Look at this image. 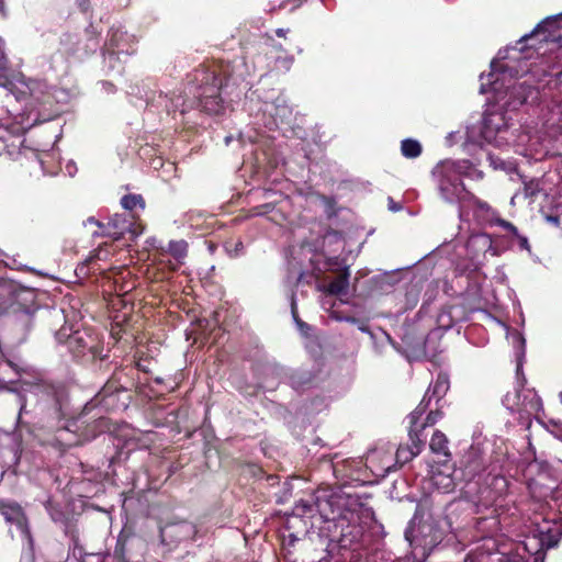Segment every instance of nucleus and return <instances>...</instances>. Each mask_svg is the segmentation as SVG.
Returning a JSON list of instances; mask_svg holds the SVG:
<instances>
[{
	"mask_svg": "<svg viewBox=\"0 0 562 562\" xmlns=\"http://www.w3.org/2000/svg\"><path fill=\"white\" fill-rule=\"evenodd\" d=\"M547 222L554 225L560 226L561 225V217L559 215H548Z\"/></svg>",
	"mask_w": 562,
	"mask_h": 562,
	"instance_id": "a18cd8bd",
	"label": "nucleus"
},
{
	"mask_svg": "<svg viewBox=\"0 0 562 562\" xmlns=\"http://www.w3.org/2000/svg\"><path fill=\"white\" fill-rule=\"evenodd\" d=\"M147 543L134 531L123 528L112 552V562H147Z\"/></svg>",
	"mask_w": 562,
	"mask_h": 562,
	"instance_id": "423d86ee",
	"label": "nucleus"
},
{
	"mask_svg": "<svg viewBox=\"0 0 562 562\" xmlns=\"http://www.w3.org/2000/svg\"><path fill=\"white\" fill-rule=\"evenodd\" d=\"M119 61H120V57H119L117 59H113V60H112V64L114 65V68H111V69H112V70H115L117 74H120V75H121V74H123V71H124V67H122V66L117 65V64H119Z\"/></svg>",
	"mask_w": 562,
	"mask_h": 562,
	"instance_id": "de8ad7c7",
	"label": "nucleus"
},
{
	"mask_svg": "<svg viewBox=\"0 0 562 562\" xmlns=\"http://www.w3.org/2000/svg\"><path fill=\"white\" fill-rule=\"evenodd\" d=\"M555 438L562 441V427L557 430Z\"/></svg>",
	"mask_w": 562,
	"mask_h": 562,
	"instance_id": "8fccbe9b",
	"label": "nucleus"
},
{
	"mask_svg": "<svg viewBox=\"0 0 562 562\" xmlns=\"http://www.w3.org/2000/svg\"><path fill=\"white\" fill-rule=\"evenodd\" d=\"M132 369H115L102 389L82 408L81 413L67 420L63 429H58L59 438L69 431H79V438L71 445L89 441L109 429V420L102 412L124 411L128 407L130 392L134 386Z\"/></svg>",
	"mask_w": 562,
	"mask_h": 562,
	"instance_id": "f257e3e1",
	"label": "nucleus"
},
{
	"mask_svg": "<svg viewBox=\"0 0 562 562\" xmlns=\"http://www.w3.org/2000/svg\"><path fill=\"white\" fill-rule=\"evenodd\" d=\"M292 316L301 329L310 328L308 325L299 317V313L294 301L292 302Z\"/></svg>",
	"mask_w": 562,
	"mask_h": 562,
	"instance_id": "a19ab883",
	"label": "nucleus"
},
{
	"mask_svg": "<svg viewBox=\"0 0 562 562\" xmlns=\"http://www.w3.org/2000/svg\"><path fill=\"white\" fill-rule=\"evenodd\" d=\"M0 87L12 91L14 88L13 71L9 66L8 58L3 50V42L0 38Z\"/></svg>",
	"mask_w": 562,
	"mask_h": 562,
	"instance_id": "aec40b11",
	"label": "nucleus"
},
{
	"mask_svg": "<svg viewBox=\"0 0 562 562\" xmlns=\"http://www.w3.org/2000/svg\"><path fill=\"white\" fill-rule=\"evenodd\" d=\"M349 270L344 268L341 272L327 284L326 292L331 295H342L348 293Z\"/></svg>",
	"mask_w": 562,
	"mask_h": 562,
	"instance_id": "4be33fe9",
	"label": "nucleus"
},
{
	"mask_svg": "<svg viewBox=\"0 0 562 562\" xmlns=\"http://www.w3.org/2000/svg\"><path fill=\"white\" fill-rule=\"evenodd\" d=\"M273 210V204L266 203L254 209V214L261 215Z\"/></svg>",
	"mask_w": 562,
	"mask_h": 562,
	"instance_id": "79ce46f5",
	"label": "nucleus"
},
{
	"mask_svg": "<svg viewBox=\"0 0 562 562\" xmlns=\"http://www.w3.org/2000/svg\"><path fill=\"white\" fill-rule=\"evenodd\" d=\"M524 194L526 198L536 199L542 190L539 179L524 180Z\"/></svg>",
	"mask_w": 562,
	"mask_h": 562,
	"instance_id": "c9c22d12",
	"label": "nucleus"
},
{
	"mask_svg": "<svg viewBox=\"0 0 562 562\" xmlns=\"http://www.w3.org/2000/svg\"><path fill=\"white\" fill-rule=\"evenodd\" d=\"M286 33H288V30H285V29H277L276 30V35L278 37H285Z\"/></svg>",
	"mask_w": 562,
	"mask_h": 562,
	"instance_id": "09e8293b",
	"label": "nucleus"
},
{
	"mask_svg": "<svg viewBox=\"0 0 562 562\" xmlns=\"http://www.w3.org/2000/svg\"><path fill=\"white\" fill-rule=\"evenodd\" d=\"M508 105L516 109L525 103H533L539 98V91L536 87L519 82L514 85L509 90Z\"/></svg>",
	"mask_w": 562,
	"mask_h": 562,
	"instance_id": "a211bd4d",
	"label": "nucleus"
},
{
	"mask_svg": "<svg viewBox=\"0 0 562 562\" xmlns=\"http://www.w3.org/2000/svg\"><path fill=\"white\" fill-rule=\"evenodd\" d=\"M155 381H156V383H161V379L160 378H156Z\"/></svg>",
	"mask_w": 562,
	"mask_h": 562,
	"instance_id": "864d4df0",
	"label": "nucleus"
},
{
	"mask_svg": "<svg viewBox=\"0 0 562 562\" xmlns=\"http://www.w3.org/2000/svg\"><path fill=\"white\" fill-rule=\"evenodd\" d=\"M66 533L70 535L74 546L76 548L78 546V540H79L77 530L70 526H67Z\"/></svg>",
	"mask_w": 562,
	"mask_h": 562,
	"instance_id": "c03bdc74",
	"label": "nucleus"
},
{
	"mask_svg": "<svg viewBox=\"0 0 562 562\" xmlns=\"http://www.w3.org/2000/svg\"><path fill=\"white\" fill-rule=\"evenodd\" d=\"M300 515L313 517L317 513L324 521L340 520L342 512L340 509V490L339 486L321 487L315 491L310 501H302L295 506Z\"/></svg>",
	"mask_w": 562,
	"mask_h": 562,
	"instance_id": "20e7f679",
	"label": "nucleus"
},
{
	"mask_svg": "<svg viewBox=\"0 0 562 562\" xmlns=\"http://www.w3.org/2000/svg\"><path fill=\"white\" fill-rule=\"evenodd\" d=\"M85 225L87 224H92V225H95L98 227V229L95 232H101V231H104V226H105V223L97 220L95 217L93 216H90L87 218V221L83 223Z\"/></svg>",
	"mask_w": 562,
	"mask_h": 562,
	"instance_id": "37998d69",
	"label": "nucleus"
},
{
	"mask_svg": "<svg viewBox=\"0 0 562 562\" xmlns=\"http://www.w3.org/2000/svg\"><path fill=\"white\" fill-rule=\"evenodd\" d=\"M458 175L472 180H482L484 178L483 171L475 168L469 160H463L458 165Z\"/></svg>",
	"mask_w": 562,
	"mask_h": 562,
	"instance_id": "7c9ffc66",
	"label": "nucleus"
},
{
	"mask_svg": "<svg viewBox=\"0 0 562 562\" xmlns=\"http://www.w3.org/2000/svg\"><path fill=\"white\" fill-rule=\"evenodd\" d=\"M121 205L123 206V209H125L126 211H130V212H134L137 209L143 211V210H145L146 202L142 194L131 193V194H125L124 196H122Z\"/></svg>",
	"mask_w": 562,
	"mask_h": 562,
	"instance_id": "c756f323",
	"label": "nucleus"
},
{
	"mask_svg": "<svg viewBox=\"0 0 562 562\" xmlns=\"http://www.w3.org/2000/svg\"><path fill=\"white\" fill-rule=\"evenodd\" d=\"M450 382L447 373L439 372L437 374L436 381L429 387L428 392L431 391V395L437 398V401L441 400L447 392L449 391Z\"/></svg>",
	"mask_w": 562,
	"mask_h": 562,
	"instance_id": "a878e982",
	"label": "nucleus"
},
{
	"mask_svg": "<svg viewBox=\"0 0 562 562\" xmlns=\"http://www.w3.org/2000/svg\"><path fill=\"white\" fill-rule=\"evenodd\" d=\"M319 200L323 203L324 212L327 218H333L338 215L337 201L334 196H328L325 194L319 195Z\"/></svg>",
	"mask_w": 562,
	"mask_h": 562,
	"instance_id": "f704fd0d",
	"label": "nucleus"
},
{
	"mask_svg": "<svg viewBox=\"0 0 562 562\" xmlns=\"http://www.w3.org/2000/svg\"><path fill=\"white\" fill-rule=\"evenodd\" d=\"M168 251L175 259L181 260L187 257L188 244L184 240L170 241Z\"/></svg>",
	"mask_w": 562,
	"mask_h": 562,
	"instance_id": "473e14b6",
	"label": "nucleus"
},
{
	"mask_svg": "<svg viewBox=\"0 0 562 562\" xmlns=\"http://www.w3.org/2000/svg\"><path fill=\"white\" fill-rule=\"evenodd\" d=\"M425 398L420 402V404L408 415L409 419V428H415L416 432L422 434V429H419V426L422 423H419V419L424 415L427 404L424 405Z\"/></svg>",
	"mask_w": 562,
	"mask_h": 562,
	"instance_id": "72a5a7b5",
	"label": "nucleus"
},
{
	"mask_svg": "<svg viewBox=\"0 0 562 562\" xmlns=\"http://www.w3.org/2000/svg\"><path fill=\"white\" fill-rule=\"evenodd\" d=\"M441 196L450 203L470 201L483 209L486 203L481 202L474 194L465 189L460 176L457 173H443L439 180Z\"/></svg>",
	"mask_w": 562,
	"mask_h": 562,
	"instance_id": "f8f14e48",
	"label": "nucleus"
},
{
	"mask_svg": "<svg viewBox=\"0 0 562 562\" xmlns=\"http://www.w3.org/2000/svg\"><path fill=\"white\" fill-rule=\"evenodd\" d=\"M469 244H481L483 247H491L492 240L490 235L482 234L470 238Z\"/></svg>",
	"mask_w": 562,
	"mask_h": 562,
	"instance_id": "ea45409f",
	"label": "nucleus"
},
{
	"mask_svg": "<svg viewBox=\"0 0 562 562\" xmlns=\"http://www.w3.org/2000/svg\"><path fill=\"white\" fill-rule=\"evenodd\" d=\"M537 38L540 42L554 43L560 47L562 46V12L543 19L530 34L524 35L519 43L524 44L522 47H533V44H530V42Z\"/></svg>",
	"mask_w": 562,
	"mask_h": 562,
	"instance_id": "9d476101",
	"label": "nucleus"
},
{
	"mask_svg": "<svg viewBox=\"0 0 562 562\" xmlns=\"http://www.w3.org/2000/svg\"><path fill=\"white\" fill-rule=\"evenodd\" d=\"M522 549L533 559L532 562L544 561L546 551L542 548L541 539H539L538 535L528 536L522 542Z\"/></svg>",
	"mask_w": 562,
	"mask_h": 562,
	"instance_id": "412c9836",
	"label": "nucleus"
},
{
	"mask_svg": "<svg viewBox=\"0 0 562 562\" xmlns=\"http://www.w3.org/2000/svg\"><path fill=\"white\" fill-rule=\"evenodd\" d=\"M44 507L53 521L64 524L68 520L67 514L63 509L61 505L54 501L52 497L47 498V501L44 503Z\"/></svg>",
	"mask_w": 562,
	"mask_h": 562,
	"instance_id": "cd10ccee",
	"label": "nucleus"
},
{
	"mask_svg": "<svg viewBox=\"0 0 562 562\" xmlns=\"http://www.w3.org/2000/svg\"><path fill=\"white\" fill-rule=\"evenodd\" d=\"M448 443L447 436L440 430H435L430 438L429 448L431 452L445 457L443 462H446L451 456Z\"/></svg>",
	"mask_w": 562,
	"mask_h": 562,
	"instance_id": "b1692460",
	"label": "nucleus"
},
{
	"mask_svg": "<svg viewBox=\"0 0 562 562\" xmlns=\"http://www.w3.org/2000/svg\"><path fill=\"white\" fill-rule=\"evenodd\" d=\"M360 535V527L359 526H352L349 535L342 533L339 539V546L340 548L345 549H352L356 550L355 544L358 543V537Z\"/></svg>",
	"mask_w": 562,
	"mask_h": 562,
	"instance_id": "2f4dec72",
	"label": "nucleus"
},
{
	"mask_svg": "<svg viewBox=\"0 0 562 562\" xmlns=\"http://www.w3.org/2000/svg\"><path fill=\"white\" fill-rule=\"evenodd\" d=\"M497 225H499L501 227L506 229L508 233H510V235L513 237H515L517 239V243H518V246L520 249L530 251V245H529L528 238L524 235H520L518 232V228L513 223H510L506 220L499 218V220H497Z\"/></svg>",
	"mask_w": 562,
	"mask_h": 562,
	"instance_id": "bb28decb",
	"label": "nucleus"
},
{
	"mask_svg": "<svg viewBox=\"0 0 562 562\" xmlns=\"http://www.w3.org/2000/svg\"><path fill=\"white\" fill-rule=\"evenodd\" d=\"M560 75L562 76V71L560 72Z\"/></svg>",
	"mask_w": 562,
	"mask_h": 562,
	"instance_id": "5fc2aeb1",
	"label": "nucleus"
},
{
	"mask_svg": "<svg viewBox=\"0 0 562 562\" xmlns=\"http://www.w3.org/2000/svg\"><path fill=\"white\" fill-rule=\"evenodd\" d=\"M509 490V481L502 474H494L490 471L483 479L467 482L462 488V497L449 504V509L475 508L480 513L481 508H490L496 502L505 497Z\"/></svg>",
	"mask_w": 562,
	"mask_h": 562,
	"instance_id": "7ed1b4c3",
	"label": "nucleus"
},
{
	"mask_svg": "<svg viewBox=\"0 0 562 562\" xmlns=\"http://www.w3.org/2000/svg\"><path fill=\"white\" fill-rule=\"evenodd\" d=\"M115 251L113 240L105 241L93 250L90 256L81 263H79L75 270L76 276L79 278H87L90 273H95L100 270L97 268V260H106Z\"/></svg>",
	"mask_w": 562,
	"mask_h": 562,
	"instance_id": "dca6fc26",
	"label": "nucleus"
},
{
	"mask_svg": "<svg viewBox=\"0 0 562 562\" xmlns=\"http://www.w3.org/2000/svg\"><path fill=\"white\" fill-rule=\"evenodd\" d=\"M442 416V413L439 409L430 411L427 415L426 419L420 424L419 429H422V436L424 435V430L426 427L434 426Z\"/></svg>",
	"mask_w": 562,
	"mask_h": 562,
	"instance_id": "4c0bfd02",
	"label": "nucleus"
},
{
	"mask_svg": "<svg viewBox=\"0 0 562 562\" xmlns=\"http://www.w3.org/2000/svg\"><path fill=\"white\" fill-rule=\"evenodd\" d=\"M347 322H350V323H355L356 322V318L355 317H347L346 318Z\"/></svg>",
	"mask_w": 562,
	"mask_h": 562,
	"instance_id": "3c124183",
	"label": "nucleus"
},
{
	"mask_svg": "<svg viewBox=\"0 0 562 562\" xmlns=\"http://www.w3.org/2000/svg\"><path fill=\"white\" fill-rule=\"evenodd\" d=\"M0 515L3 516L7 522L15 525L29 544L33 546L29 518L19 503L0 501Z\"/></svg>",
	"mask_w": 562,
	"mask_h": 562,
	"instance_id": "ddd939ff",
	"label": "nucleus"
},
{
	"mask_svg": "<svg viewBox=\"0 0 562 562\" xmlns=\"http://www.w3.org/2000/svg\"><path fill=\"white\" fill-rule=\"evenodd\" d=\"M228 80L229 75L226 76L221 67L201 65L189 75L188 90L196 99L201 111L217 115L224 109L221 90Z\"/></svg>",
	"mask_w": 562,
	"mask_h": 562,
	"instance_id": "f03ea898",
	"label": "nucleus"
},
{
	"mask_svg": "<svg viewBox=\"0 0 562 562\" xmlns=\"http://www.w3.org/2000/svg\"><path fill=\"white\" fill-rule=\"evenodd\" d=\"M48 396L50 401L52 414L57 418L61 419L68 415V402L69 396L65 387L55 386L49 389Z\"/></svg>",
	"mask_w": 562,
	"mask_h": 562,
	"instance_id": "6ab92c4d",
	"label": "nucleus"
},
{
	"mask_svg": "<svg viewBox=\"0 0 562 562\" xmlns=\"http://www.w3.org/2000/svg\"><path fill=\"white\" fill-rule=\"evenodd\" d=\"M31 97L36 106L27 113L18 114L20 120L24 115V122L31 123L30 128L34 125L49 122L60 115L61 109L54 93L46 85L36 83V87L31 89Z\"/></svg>",
	"mask_w": 562,
	"mask_h": 562,
	"instance_id": "39448f33",
	"label": "nucleus"
},
{
	"mask_svg": "<svg viewBox=\"0 0 562 562\" xmlns=\"http://www.w3.org/2000/svg\"><path fill=\"white\" fill-rule=\"evenodd\" d=\"M520 405L529 414H538L543 409L542 400L533 390H526Z\"/></svg>",
	"mask_w": 562,
	"mask_h": 562,
	"instance_id": "393cba45",
	"label": "nucleus"
},
{
	"mask_svg": "<svg viewBox=\"0 0 562 562\" xmlns=\"http://www.w3.org/2000/svg\"><path fill=\"white\" fill-rule=\"evenodd\" d=\"M329 235H333V236H336V237H340L341 234L338 232V231H335L330 227H326L325 228V234H324V240L329 236Z\"/></svg>",
	"mask_w": 562,
	"mask_h": 562,
	"instance_id": "49530a36",
	"label": "nucleus"
},
{
	"mask_svg": "<svg viewBox=\"0 0 562 562\" xmlns=\"http://www.w3.org/2000/svg\"><path fill=\"white\" fill-rule=\"evenodd\" d=\"M137 215L114 214L105 223L104 231L93 232L92 236L110 237L113 241L126 239L135 240L143 233V225L137 221Z\"/></svg>",
	"mask_w": 562,
	"mask_h": 562,
	"instance_id": "0eeeda50",
	"label": "nucleus"
},
{
	"mask_svg": "<svg viewBox=\"0 0 562 562\" xmlns=\"http://www.w3.org/2000/svg\"><path fill=\"white\" fill-rule=\"evenodd\" d=\"M408 437L411 440V445H400L396 453H395V465L402 467L405 463L413 460L416 456H418L426 442V436H422V434L416 432L415 428H409ZM394 467V464H393ZM392 469V465H387L384 469L385 473H389Z\"/></svg>",
	"mask_w": 562,
	"mask_h": 562,
	"instance_id": "4468645a",
	"label": "nucleus"
},
{
	"mask_svg": "<svg viewBox=\"0 0 562 562\" xmlns=\"http://www.w3.org/2000/svg\"><path fill=\"white\" fill-rule=\"evenodd\" d=\"M326 465L333 471L339 487H348L352 484L363 485L367 482L366 469L362 467L361 460L356 459H341L338 460L337 456L328 461H324Z\"/></svg>",
	"mask_w": 562,
	"mask_h": 562,
	"instance_id": "6e6552de",
	"label": "nucleus"
},
{
	"mask_svg": "<svg viewBox=\"0 0 562 562\" xmlns=\"http://www.w3.org/2000/svg\"><path fill=\"white\" fill-rule=\"evenodd\" d=\"M423 147L420 143L413 138H406L401 142V153L408 159H414L420 156Z\"/></svg>",
	"mask_w": 562,
	"mask_h": 562,
	"instance_id": "c85d7f7f",
	"label": "nucleus"
},
{
	"mask_svg": "<svg viewBox=\"0 0 562 562\" xmlns=\"http://www.w3.org/2000/svg\"><path fill=\"white\" fill-rule=\"evenodd\" d=\"M538 537L541 539V544L544 551L555 547L560 540L558 535L543 531H540Z\"/></svg>",
	"mask_w": 562,
	"mask_h": 562,
	"instance_id": "e433bc0d",
	"label": "nucleus"
},
{
	"mask_svg": "<svg viewBox=\"0 0 562 562\" xmlns=\"http://www.w3.org/2000/svg\"><path fill=\"white\" fill-rule=\"evenodd\" d=\"M29 122H24V115L21 120L18 115L9 123L0 125V156L7 154L9 156L15 155L24 139L22 136L30 130Z\"/></svg>",
	"mask_w": 562,
	"mask_h": 562,
	"instance_id": "9b49d317",
	"label": "nucleus"
},
{
	"mask_svg": "<svg viewBox=\"0 0 562 562\" xmlns=\"http://www.w3.org/2000/svg\"><path fill=\"white\" fill-rule=\"evenodd\" d=\"M70 350L76 355H85L86 351L94 355L97 351V346L89 344L87 338L79 331H76L71 335L67 341Z\"/></svg>",
	"mask_w": 562,
	"mask_h": 562,
	"instance_id": "5701e85b",
	"label": "nucleus"
},
{
	"mask_svg": "<svg viewBox=\"0 0 562 562\" xmlns=\"http://www.w3.org/2000/svg\"><path fill=\"white\" fill-rule=\"evenodd\" d=\"M347 487H339L340 490V509L342 512L341 519L350 520L355 514L361 512L362 507L367 505L368 495H361L356 492L346 491Z\"/></svg>",
	"mask_w": 562,
	"mask_h": 562,
	"instance_id": "f3484780",
	"label": "nucleus"
},
{
	"mask_svg": "<svg viewBox=\"0 0 562 562\" xmlns=\"http://www.w3.org/2000/svg\"><path fill=\"white\" fill-rule=\"evenodd\" d=\"M137 38L133 34H128L122 27H111L109 38L104 44V59L109 68H114L113 59H117L119 55H133L136 53Z\"/></svg>",
	"mask_w": 562,
	"mask_h": 562,
	"instance_id": "1a4fd4ad",
	"label": "nucleus"
},
{
	"mask_svg": "<svg viewBox=\"0 0 562 562\" xmlns=\"http://www.w3.org/2000/svg\"><path fill=\"white\" fill-rule=\"evenodd\" d=\"M291 380H292L293 386L299 389V387H304L307 384H311L313 376L310 373H300V374H294Z\"/></svg>",
	"mask_w": 562,
	"mask_h": 562,
	"instance_id": "58836bf2",
	"label": "nucleus"
},
{
	"mask_svg": "<svg viewBox=\"0 0 562 562\" xmlns=\"http://www.w3.org/2000/svg\"><path fill=\"white\" fill-rule=\"evenodd\" d=\"M488 122L490 120L487 117L484 119V125L487 127L488 126Z\"/></svg>",
	"mask_w": 562,
	"mask_h": 562,
	"instance_id": "603ef678",
	"label": "nucleus"
},
{
	"mask_svg": "<svg viewBox=\"0 0 562 562\" xmlns=\"http://www.w3.org/2000/svg\"><path fill=\"white\" fill-rule=\"evenodd\" d=\"M461 471L467 482L483 479L486 463L483 453L477 448H471L461 460Z\"/></svg>",
	"mask_w": 562,
	"mask_h": 562,
	"instance_id": "2eb2a0df",
	"label": "nucleus"
}]
</instances>
